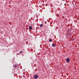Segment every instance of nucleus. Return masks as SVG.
<instances>
[{"mask_svg":"<svg viewBox=\"0 0 79 79\" xmlns=\"http://www.w3.org/2000/svg\"><path fill=\"white\" fill-rule=\"evenodd\" d=\"M39 77L38 75H35V76H33V78L34 79H37V78Z\"/></svg>","mask_w":79,"mask_h":79,"instance_id":"nucleus-1","label":"nucleus"},{"mask_svg":"<svg viewBox=\"0 0 79 79\" xmlns=\"http://www.w3.org/2000/svg\"><path fill=\"white\" fill-rule=\"evenodd\" d=\"M66 60L67 62H68V61H70V59H69V58H67Z\"/></svg>","mask_w":79,"mask_h":79,"instance_id":"nucleus-2","label":"nucleus"},{"mask_svg":"<svg viewBox=\"0 0 79 79\" xmlns=\"http://www.w3.org/2000/svg\"><path fill=\"white\" fill-rule=\"evenodd\" d=\"M29 29L30 30H31L32 29V27H31V26H30L29 27Z\"/></svg>","mask_w":79,"mask_h":79,"instance_id":"nucleus-3","label":"nucleus"},{"mask_svg":"<svg viewBox=\"0 0 79 79\" xmlns=\"http://www.w3.org/2000/svg\"><path fill=\"white\" fill-rule=\"evenodd\" d=\"M49 42H52V39H49Z\"/></svg>","mask_w":79,"mask_h":79,"instance_id":"nucleus-4","label":"nucleus"},{"mask_svg":"<svg viewBox=\"0 0 79 79\" xmlns=\"http://www.w3.org/2000/svg\"><path fill=\"white\" fill-rule=\"evenodd\" d=\"M52 47H55V45L54 44H52Z\"/></svg>","mask_w":79,"mask_h":79,"instance_id":"nucleus-5","label":"nucleus"},{"mask_svg":"<svg viewBox=\"0 0 79 79\" xmlns=\"http://www.w3.org/2000/svg\"><path fill=\"white\" fill-rule=\"evenodd\" d=\"M43 26V24H41L40 25V27H42Z\"/></svg>","mask_w":79,"mask_h":79,"instance_id":"nucleus-6","label":"nucleus"},{"mask_svg":"<svg viewBox=\"0 0 79 79\" xmlns=\"http://www.w3.org/2000/svg\"><path fill=\"white\" fill-rule=\"evenodd\" d=\"M20 53H23V51H20Z\"/></svg>","mask_w":79,"mask_h":79,"instance_id":"nucleus-7","label":"nucleus"},{"mask_svg":"<svg viewBox=\"0 0 79 79\" xmlns=\"http://www.w3.org/2000/svg\"><path fill=\"white\" fill-rule=\"evenodd\" d=\"M39 5H41V4H40V2H39Z\"/></svg>","mask_w":79,"mask_h":79,"instance_id":"nucleus-8","label":"nucleus"}]
</instances>
